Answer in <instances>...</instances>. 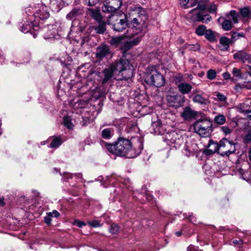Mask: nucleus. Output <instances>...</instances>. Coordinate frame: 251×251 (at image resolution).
<instances>
[{"instance_id":"obj_38","label":"nucleus","mask_w":251,"mask_h":251,"mask_svg":"<svg viewBox=\"0 0 251 251\" xmlns=\"http://www.w3.org/2000/svg\"><path fill=\"white\" fill-rule=\"evenodd\" d=\"M119 227L116 224L111 223V234L117 235L119 232Z\"/></svg>"},{"instance_id":"obj_56","label":"nucleus","mask_w":251,"mask_h":251,"mask_svg":"<svg viewBox=\"0 0 251 251\" xmlns=\"http://www.w3.org/2000/svg\"><path fill=\"white\" fill-rule=\"evenodd\" d=\"M188 219L190 221V222H191L193 224H196V218L195 216L193 215H190L188 217Z\"/></svg>"},{"instance_id":"obj_31","label":"nucleus","mask_w":251,"mask_h":251,"mask_svg":"<svg viewBox=\"0 0 251 251\" xmlns=\"http://www.w3.org/2000/svg\"><path fill=\"white\" fill-rule=\"evenodd\" d=\"M64 125L70 129L74 127V125L72 123V119L69 116H66L64 118Z\"/></svg>"},{"instance_id":"obj_35","label":"nucleus","mask_w":251,"mask_h":251,"mask_svg":"<svg viewBox=\"0 0 251 251\" xmlns=\"http://www.w3.org/2000/svg\"><path fill=\"white\" fill-rule=\"evenodd\" d=\"M240 13L244 17L249 18L251 17V10L249 8L244 7L240 10Z\"/></svg>"},{"instance_id":"obj_21","label":"nucleus","mask_w":251,"mask_h":251,"mask_svg":"<svg viewBox=\"0 0 251 251\" xmlns=\"http://www.w3.org/2000/svg\"><path fill=\"white\" fill-rule=\"evenodd\" d=\"M231 43L230 40L226 37H222L220 40L219 48L221 50H227Z\"/></svg>"},{"instance_id":"obj_17","label":"nucleus","mask_w":251,"mask_h":251,"mask_svg":"<svg viewBox=\"0 0 251 251\" xmlns=\"http://www.w3.org/2000/svg\"><path fill=\"white\" fill-rule=\"evenodd\" d=\"M233 58L236 59H239L243 62H251L250 55L244 51H238L233 54Z\"/></svg>"},{"instance_id":"obj_28","label":"nucleus","mask_w":251,"mask_h":251,"mask_svg":"<svg viewBox=\"0 0 251 251\" xmlns=\"http://www.w3.org/2000/svg\"><path fill=\"white\" fill-rule=\"evenodd\" d=\"M249 107L248 104L245 103H240L237 106V109L240 113L248 114L251 112V110L247 108Z\"/></svg>"},{"instance_id":"obj_51","label":"nucleus","mask_w":251,"mask_h":251,"mask_svg":"<svg viewBox=\"0 0 251 251\" xmlns=\"http://www.w3.org/2000/svg\"><path fill=\"white\" fill-rule=\"evenodd\" d=\"M187 251H201L199 250L198 248L193 245H190L188 246L187 249Z\"/></svg>"},{"instance_id":"obj_1","label":"nucleus","mask_w":251,"mask_h":251,"mask_svg":"<svg viewBox=\"0 0 251 251\" xmlns=\"http://www.w3.org/2000/svg\"><path fill=\"white\" fill-rule=\"evenodd\" d=\"M133 142L126 138L120 137L111 144V153L118 156L133 158L138 156L143 150V144L139 138Z\"/></svg>"},{"instance_id":"obj_23","label":"nucleus","mask_w":251,"mask_h":251,"mask_svg":"<svg viewBox=\"0 0 251 251\" xmlns=\"http://www.w3.org/2000/svg\"><path fill=\"white\" fill-rule=\"evenodd\" d=\"M193 100L195 102L201 104L207 105L209 103L208 99L204 98L200 94L195 95L193 98Z\"/></svg>"},{"instance_id":"obj_39","label":"nucleus","mask_w":251,"mask_h":251,"mask_svg":"<svg viewBox=\"0 0 251 251\" xmlns=\"http://www.w3.org/2000/svg\"><path fill=\"white\" fill-rule=\"evenodd\" d=\"M215 95L217 97V98L219 100L224 102H226L227 98L224 95L218 92H216L215 93Z\"/></svg>"},{"instance_id":"obj_42","label":"nucleus","mask_w":251,"mask_h":251,"mask_svg":"<svg viewBox=\"0 0 251 251\" xmlns=\"http://www.w3.org/2000/svg\"><path fill=\"white\" fill-rule=\"evenodd\" d=\"M160 126V122L159 121H154L151 123V127L154 130V132H156Z\"/></svg>"},{"instance_id":"obj_8","label":"nucleus","mask_w":251,"mask_h":251,"mask_svg":"<svg viewBox=\"0 0 251 251\" xmlns=\"http://www.w3.org/2000/svg\"><path fill=\"white\" fill-rule=\"evenodd\" d=\"M133 14H137L139 17L138 19L137 18H134L131 21V25L136 30L135 34H136L139 31H140L141 27V22H144L145 21V20L147 19V15L144 9L140 6L135 7V8L133 10ZM133 35V34H132L131 36L128 35V36H130L132 37Z\"/></svg>"},{"instance_id":"obj_63","label":"nucleus","mask_w":251,"mask_h":251,"mask_svg":"<svg viewBox=\"0 0 251 251\" xmlns=\"http://www.w3.org/2000/svg\"><path fill=\"white\" fill-rule=\"evenodd\" d=\"M191 3V6L193 7L195 6L198 2L199 0H190Z\"/></svg>"},{"instance_id":"obj_29","label":"nucleus","mask_w":251,"mask_h":251,"mask_svg":"<svg viewBox=\"0 0 251 251\" xmlns=\"http://www.w3.org/2000/svg\"><path fill=\"white\" fill-rule=\"evenodd\" d=\"M214 122L218 125H223L226 123V117L223 114H218L215 117Z\"/></svg>"},{"instance_id":"obj_48","label":"nucleus","mask_w":251,"mask_h":251,"mask_svg":"<svg viewBox=\"0 0 251 251\" xmlns=\"http://www.w3.org/2000/svg\"><path fill=\"white\" fill-rule=\"evenodd\" d=\"M245 139L248 141H251V127H250L245 135Z\"/></svg>"},{"instance_id":"obj_9","label":"nucleus","mask_w":251,"mask_h":251,"mask_svg":"<svg viewBox=\"0 0 251 251\" xmlns=\"http://www.w3.org/2000/svg\"><path fill=\"white\" fill-rule=\"evenodd\" d=\"M237 144L224 138L220 141L219 154L223 156H228L235 152Z\"/></svg>"},{"instance_id":"obj_36","label":"nucleus","mask_w":251,"mask_h":251,"mask_svg":"<svg viewBox=\"0 0 251 251\" xmlns=\"http://www.w3.org/2000/svg\"><path fill=\"white\" fill-rule=\"evenodd\" d=\"M217 73L213 69L209 70L206 74L207 78L210 80H213L215 78Z\"/></svg>"},{"instance_id":"obj_62","label":"nucleus","mask_w":251,"mask_h":251,"mask_svg":"<svg viewBox=\"0 0 251 251\" xmlns=\"http://www.w3.org/2000/svg\"><path fill=\"white\" fill-rule=\"evenodd\" d=\"M233 244H243V241L242 240H234L232 241Z\"/></svg>"},{"instance_id":"obj_2","label":"nucleus","mask_w":251,"mask_h":251,"mask_svg":"<svg viewBox=\"0 0 251 251\" xmlns=\"http://www.w3.org/2000/svg\"><path fill=\"white\" fill-rule=\"evenodd\" d=\"M133 76V66L127 60H120L111 64V78L127 80Z\"/></svg>"},{"instance_id":"obj_30","label":"nucleus","mask_w":251,"mask_h":251,"mask_svg":"<svg viewBox=\"0 0 251 251\" xmlns=\"http://www.w3.org/2000/svg\"><path fill=\"white\" fill-rule=\"evenodd\" d=\"M207 30L206 27L204 25H200L196 29V33L199 36L204 35Z\"/></svg>"},{"instance_id":"obj_37","label":"nucleus","mask_w":251,"mask_h":251,"mask_svg":"<svg viewBox=\"0 0 251 251\" xmlns=\"http://www.w3.org/2000/svg\"><path fill=\"white\" fill-rule=\"evenodd\" d=\"M51 5L59 8L64 4V0H50Z\"/></svg>"},{"instance_id":"obj_46","label":"nucleus","mask_w":251,"mask_h":251,"mask_svg":"<svg viewBox=\"0 0 251 251\" xmlns=\"http://www.w3.org/2000/svg\"><path fill=\"white\" fill-rule=\"evenodd\" d=\"M88 224L93 227H97L100 226L99 222L97 220L88 222Z\"/></svg>"},{"instance_id":"obj_40","label":"nucleus","mask_w":251,"mask_h":251,"mask_svg":"<svg viewBox=\"0 0 251 251\" xmlns=\"http://www.w3.org/2000/svg\"><path fill=\"white\" fill-rule=\"evenodd\" d=\"M103 73L104 75V78L102 83H104L110 79V69H106L103 70Z\"/></svg>"},{"instance_id":"obj_64","label":"nucleus","mask_w":251,"mask_h":251,"mask_svg":"<svg viewBox=\"0 0 251 251\" xmlns=\"http://www.w3.org/2000/svg\"><path fill=\"white\" fill-rule=\"evenodd\" d=\"M230 15L233 18V17H236L237 14H236V12L235 11L231 10L230 12Z\"/></svg>"},{"instance_id":"obj_54","label":"nucleus","mask_w":251,"mask_h":251,"mask_svg":"<svg viewBox=\"0 0 251 251\" xmlns=\"http://www.w3.org/2000/svg\"><path fill=\"white\" fill-rule=\"evenodd\" d=\"M206 6L205 3H199L198 6V8L201 11H203L206 9Z\"/></svg>"},{"instance_id":"obj_4","label":"nucleus","mask_w":251,"mask_h":251,"mask_svg":"<svg viewBox=\"0 0 251 251\" xmlns=\"http://www.w3.org/2000/svg\"><path fill=\"white\" fill-rule=\"evenodd\" d=\"M163 140L168 145L176 149L179 148L184 142V137L175 131L165 134Z\"/></svg>"},{"instance_id":"obj_57","label":"nucleus","mask_w":251,"mask_h":251,"mask_svg":"<svg viewBox=\"0 0 251 251\" xmlns=\"http://www.w3.org/2000/svg\"><path fill=\"white\" fill-rule=\"evenodd\" d=\"M54 215V217H58L59 216V213L56 210H53L52 212H49L48 213L49 216H51V217L53 216L52 215Z\"/></svg>"},{"instance_id":"obj_34","label":"nucleus","mask_w":251,"mask_h":251,"mask_svg":"<svg viewBox=\"0 0 251 251\" xmlns=\"http://www.w3.org/2000/svg\"><path fill=\"white\" fill-rule=\"evenodd\" d=\"M74 176H75L76 178H80L82 177V175L80 173L72 174L68 173H65L63 174V177L66 179L71 178Z\"/></svg>"},{"instance_id":"obj_47","label":"nucleus","mask_w":251,"mask_h":251,"mask_svg":"<svg viewBox=\"0 0 251 251\" xmlns=\"http://www.w3.org/2000/svg\"><path fill=\"white\" fill-rule=\"evenodd\" d=\"M100 144L103 148L105 149L108 151H110V144L107 143L102 140H101Z\"/></svg>"},{"instance_id":"obj_12","label":"nucleus","mask_w":251,"mask_h":251,"mask_svg":"<svg viewBox=\"0 0 251 251\" xmlns=\"http://www.w3.org/2000/svg\"><path fill=\"white\" fill-rule=\"evenodd\" d=\"M184 153L188 156H190L193 155L195 153L199 151V147L197 144L194 142H191L187 143L184 148Z\"/></svg>"},{"instance_id":"obj_27","label":"nucleus","mask_w":251,"mask_h":251,"mask_svg":"<svg viewBox=\"0 0 251 251\" xmlns=\"http://www.w3.org/2000/svg\"><path fill=\"white\" fill-rule=\"evenodd\" d=\"M232 73L234 76V78L232 79L233 81H237L242 78L241 70L239 69L233 68L232 70Z\"/></svg>"},{"instance_id":"obj_19","label":"nucleus","mask_w":251,"mask_h":251,"mask_svg":"<svg viewBox=\"0 0 251 251\" xmlns=\"http://www.w3.org/2000/svg\"><path fill=\"white\" fill-rule=\"evenodd\" d=\"M181 116L184 119L187 120L195 118L196 113L190 107H186L184 108Z\"/></svg>"},{"instance_id":"obj_14","label":"nucleus","mask_w":251,"mask_h":251,"mask_svg":"<svg viewBox=\"0 0 251 251\" xmlns=\"http://www.w3.org/2000/svg\"><path fill=\"white\" fill-rule=\"evenodd\" d=\"M192 12L193 13L194 16L196 17L194 18V19L197 21L204 22L205 20V22L207 23L211 19V17L210 15H203L202 12L198 11L196 9H193Z\"/></svg>"},{"instance_id":"obj_5","label":"nucleus","mask_w":251,"mask_h":251,"mask_svg":"<svg viewBox=\"0 0 251 251\" xmlns=\"http://www.w3.org/2000/svg\"><path fill=\"white\" fill-rule=\"evenodd\" d=\"M32 9H35V11L32 12L33 13V16L35 18L34 23H32V24L33 28L35 29V28L38 27L37 25H39L38 20H44L48 19L50 16V13L47 7L42 3L37 4Z\"/></svg>"},{"instance_id":"obj_15","label":"nucleus","mask_w":251,"mask_h":251,"mask_svg":"<svg viewBox=\"0 0 251 251\" xmlns=\"http://www.w3.org/2000/svg\"><path fill=\"white\" fill-rule=\"evenodd\" d=\"M220 143L218 144L212 140H209L206 150L207 153L212 154L216 152L219 153Z\"/></svg>"},{"instance_id":"obj_24","label":"nucleus","mask_w":251,"mask_h":251,"mask_svg":"<svg viewBox=\"0 0 251 251\" xmlns=\"http://www.w3.org/2000/svg\"><path fill=\"white\" fill-rule=\"evenodd\" d=\"M32 23H34V21L31 22L30 24H29V23L24 24L23 26L21 27V31L25 33H26L28 32H31L32 29L35 31H38L39 29V25H37L38 27H35V29H34L33 27V25L32 24Z\"/></svg>"},{"instance_id":"obj_59","label":"nucleus","mask_w":251,"mask_h":251,"mask_svg":"<svg viewBox=\"0 0 251 251\" xmlns=\"http://www.w3.org/2000/svg\"><path fill=\"white\" fill-rule=\"evenodd\" d=\"M223 76L224 78V79L226 80H228L230 78V75L228 72L224 73L223 74Z\"/></svg>"},{"instance_id":"obj_16","label":"nucleus","mask_w":251,"mask_h":251,"mask_svg":"<svg viewBox=\"0 0 251 251\" xmlns=\"http://www.w3.org/2000/svg\"><path fill=\"white\" fill-rule=\"evenodd\" d=\"M83 13V10L80 7H75L67 15L66 19L69 20H75Z\"/></svg>"},{"instance_id":"obj_50","label":"nucleus","mask_w":251,"mask_h":251,"mask_svg":"<svg viewBox=\"0 0 251 251\" xmlns=\"http://www.w3.org/2000/svg\"><path fill=\"white\" fill-rule=\"evenodd\" d=\"M74 225H76L79 227H81L83 226L86 225V224L84 222L79 221L78 220H75L74 223Z\"/></svg>"},{"instance_id":"obj_45","label":"nucleus","mask_w":251,"mask_h":251,"mask_svg":"<svg viewBox=\"0 0 251 251\" xmlns=\"http://www.w3.org/2000/svg\"><path fill=\"white\" fill-rule=\"evenodd\" d=\"M73 107L74 109L81 108L84 107V103L82 100H78L75 103Z\"/></svg>"},{"instance_id":"obj_7","label":"nucleus","mask_w":251,"mask_h":251,"mask_svg":"<svg viewBox=\"0 0 251 251\" xmlns=\"http://www.w3.org/2000/svg\"><path fill=\"white\" fill-rule=\"evenodd\" d=\"M124 39L123 36L113 37L111 39V44L118 45H120V49L123 52H126L130 50L133 46L138 44L141 38L138 36L135 39L127 42H123Z\"/></svg>"},{"instance_id":"obj_26","label":"nucleus","mask_w":251,"mask_h":251,"mask_svg":"<svg viewBox=\"0 0 251 251\" xmlns=\"http://www.w3.org/2000/svg\"><path fill=\"white\" fill-rule=\"evenodd\" d=\"M204 36L205 38L210 42H213L216 41L215 33L210 29H207Z\"/></svg>"},{"instance_id":"obj_6","label":"nucleus","mask_w":251,"mask_h":251,"mask_svg":"<svg viewBox=\"0 0 251 251\" xmlns=\"http://www.w3.org/2000/svg\"><path fill=\"white\" fill-rule=\"evenodd\" d=\"M212 126L211 122L208 120L197 121L193 125L195 132L202 137H207L210 135Z\"/></svg>"},{"instance_id":"obj_22","label":"nucleus","mask_w":251,"mask_h":251,"mask_svg":"<svg viewBox=\"0 0 251 251\" xmlns=\"http://www.w3.org/2000/svg\"><path fill=\"white\" fill-rule=\"evenodd\" d=\"M91 16L98 22H101L102 17L100 12V10L97 9H89Z\"/></svg>"},{"instance_id":"obj_43","label":"nucleus","mask_w":251,"mask_h":251,"mask_svg":"<svg viewBox=\"0 0 251 251\" xmlns=\"http://www.w3.org/2000/svg\"><path fill=\"white\" fill-rule=\"evenodd\" d=\"M102 137L104 139H108L110 138V129L107 128L104 129L102 131Z\"/></svg>"},{"instance_id":"obj_33","label":"nucleus","mask_w":251,"mask_h":251,"mask_svg":"<svg viewBox=\"0 0 251 251\" xmlns=\"http://www.w3.org/2000/svg\"><path fill=\"white\" fill-rule=\"evenodd\" d=\"M232 24L231 21L228 20H225L222 24V27L226 31H228L232 28Z\"/></svg>"},{"instance_id":"obj_25","label":"nucleus","mask_w":251,"mask_h":251,"mask_svg":"<svg viewBox=\"0 0 251 251\" xmlns=\"http://www.w3.org/2000/svg\"><path fill=\"white\" fill-rule=\"evenodd\" d=\"M63 142L60 137L54 136L50 144V147L51 148H57L59 147Z\"/></svg>"},{"instance_id":"obj_53","label":"nucleus","mask_w":251,"mask_h":251,"mask_svg":"<svg viewBox=\"0 0 251 251\" xmlns=\"http://www.w3.org/2000/svg\"><path fill=\"white\" fill-rule=\"evenodd\" d=\"M189 48L190 50L196 51L200 49V47L199 44H196L190 46Z\"/></svg>"},{"instance_id":"obj_10","label":"nucleus","mask_w":251,"mask_h":251,"mask_svg":"<svg viewBox=\"0 0 251 251\" xmlns=\"http://www.w3.org/2000/svg\"><path fill=\"white\" fill-rule=\"evenodd\" d=\"M121 18H117L116 15L111 14V19L113 21V26L114 30L121 32L126 27L127 21L125 18V15L121 14L120 15Z\"/></svg>"},{"instance_id":"obj_60","label":"nucleus","mask_w":251,"mask_h":251,"mask_svg":"<svg viewBox=\"0 0 251 251\" xmlns=\"http://www.w3.org/2000/svg\"><path fill=\"white\" fill-rule=\"evenodd\" d=\"M51 216H46L44 218L45 222L48 224H50L51 223V219L50 218Z\"/></svg>"},{"instance_id":"obj_20","label":"nucleus","mask_w":251,"mask_h":251,"mask_svg":"<svg viewBox=\"0 0 251 251\" xmlns=\"http://www.w3.org/2000/svg\"><path fill=\"white\" fill-rule=\"evenodd\" d=\"M177 87L179 92L182 94H188L192 89V86L190 84L185 82L179 83Z\"/></svg>"},{"instance_id":"obj_11","label":"nucleus","mask_w":251,"mask_h":251,"mask_svg":"<svg viewBox=\"0 0 251 251\" xmlns=\"http://www.w3.org/2000/svg\"><path fill=\"white\" fill-rule=\"evenodd\" d=\"M167 99L169 105L176 108L181 106L184 102V97L180 95H168Z\"/></svg>"},{"instance_id":"obj_58","label":"nucleus","mask_w":251,"mask_h":251,"mask_svg":"<svg viewBox=\"0 0 251 251\" xmlns=\"http://www.w3.org/2000/svg\"><path fill=\"white\" fill-rule=\"evenodd\" d=\"M246 71L247 72V73L249 75L251 76V66L248 65H246L244 67Z\"/></svg>"},{"instance_id":"obj_61","label":"nucleus","mask_w":251,"mask_h":251,"mask_svg":"<svg viewBox=\"0 0 251 251\" xmlns=\"http://www.w3.org/2000/svg\"><path fill=\"white\" fill-rule=\"evenodd\" d=\"M239 34H238V33L234 32L232 35V39L234 41L236 40H237L239 38Z\"/></svg>"},{"instance_id":"obj_32","label":"nucleus","mask_w":251,"mask_h":251,"mask_svg":"<svg viewBox=\"0 0 251 251\" xmlns=\"http://www.w3.org/2000/svg\"><path fill=\"white\" fill-rule=\"evenodd\" d=\"M99 25L95 28L96 32L99 34H103L106 30V25L105 23H99Z\"/></svg>"},{"instance_id":"obj_55","label":"nucleus","mask_w":251,"mask_h":251,"mask_svg":"<svg viewBox=\"0 0 251 251\" xmlns=\"http://www.w3.org/2000/svg\"><path fill=\"white\" fill-rule=\"evenodd\" d=\"M44 37L45 39H49L53 38V35L51 30H50V33L48 34H45Z\"/></svg>"},{"instance_id":"obj_41","label":"nucleus","mask_w":251,"mask_h":251,"mask_svg":"<svg viewBox=\"0 0 251 251\" xmlns=\"http://www.w3.org/2000/svg\"><path fill=\"white\" fill-rule=\"evenodd\" d=\"M112 4H114V3L117 1V5L116 6H111V12L112 10H114L116 9L119 8L122 5V0H111Z\"/></svg>"},{"instance_id":"obj_3","label":"nucleus","mask_w":251,"mask_h":251,"mask_svg":"<svg viewBox=\"0 0 251 251\" xmlns=\"http://www.w3.org/2000/svg\"><path fill=\"white\" fill-rule=\"evenodd\" d=\"M145 81L148 84L160 87L165 84V79L154 66H151L148 68Z\"/></svg>"},{"instance_id":"obj_52","label":"nucleus","mask_w":251,"mask_h":251,"mask_svg":"<svg viewBox=\"0 0 251 251\" xmlns=\"http://www.w3.org/2000/svg\"><path fill=\"white\" fill-rule=\"evenodd\" d=\"M190 0H179L180 4L182 6H183L184 8H188L187 4Z\"/></svg>"},{"instance_id":"obj_44","label":"nucleus","mask_w":251,"mask_h":251,"mask_svg":"<svg viewBox=\"0 0 251 251\" xmlns=\"http://www.w3.org/2000/svg\"><path fill=\"white\" fill-rule=\"evenodd\" d=\"M221 130L224 133L225 135L229 134L231 132V129L228 126H223L220 127Z\"/></svg>"},{"instance_id":"obj_18","label":"nucleus","mask_w":251,"mask_h":251,"mask_svg":"<svg viewBox=\"0 0 251 251\" xmlns=\"http://www.w3.org/2000/svg\"><path fill=\"white\" fill-rule=\"evenodd\" d=\"M88 2V5L90 6H94L99 1V0H85ZM102 11L103 12L109 13L110 12V4L108 0H105L101 7Z\"/></svg>"},{"instance_id":"obj_49","label":"nucleus","mask_w":251,"mask_h":251,"mask_svg":"<svg viewBox=\"0 0 251 251\" xmlns=\"http://www.w3.org/2000/svg\"><path fill=\"white\" fill-rule=\"evenodd\" d=\"M217 11V6L215 4L210 5L208 8V11L210 13H215Z\"/></svg>"},{"instance_id":"obj_13","label":"nucleus","mask_w":251,"mask_h":251,"mask_svg":"<svg viewBox=\"0 0 251 251\" xmlns=\"http://www.w3.org/2000/svg\"><path fill=\"white\" fill-rule=\"evenodd\" d=\"M109 49L107 45H101L97 49L96 57L100 60H101L109 53Z\"/></svg>"}]
</instances>
